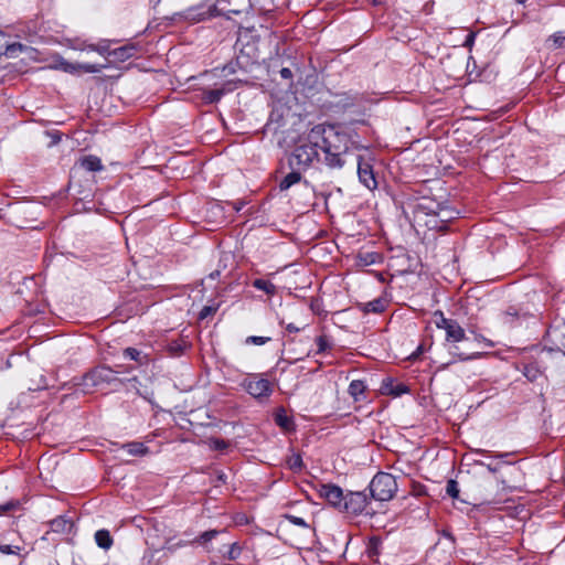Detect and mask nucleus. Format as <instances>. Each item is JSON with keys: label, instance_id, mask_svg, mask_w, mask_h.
<instances>
[{"label": "nucleus", "instance_id": "ddd939ff", "mask_svg": "<svg viewBox=\"0 0 565 565\" xmlns=\"http://www.w3.org/2000/svg\"><path fill=\"white\" fill-rule=\"evenodd\" d=\"M381 391L384 394L392 396H401L407 392V387L404 384L395 383L392 379H385L382 382Z\"/></svg>", "mask_w": 565, "mask_h": 565}, {"label": "nucleus", "instance_id": "09e8293b", "mask_svg": "<svg viewBox=\"0 0 565 565\" xmlns=\"http://www.w3.org/2000/svg\"><path fill=\"white\" fill-rule=\"evenodd\" d=\"M211 14L207 12H200L198 14H193L192 11H190L189 17L196 18L199 21L204 20L206 17H210Z\"/></svg>", "mask_w": 565, "mask_h": 565}, {"label": "nucleus", "instance_id": "37998d69", "mask_svg": "<svg viewBox=\"0 0 565 565\" xmlns=\"http://www.w3.org/2000/svg\"><path fill=\"white\" fill-rule=\"evenodd\" d=\"M375 257H376V255H374V254L361 255L360 256V262L363 265H371V264L375 263Z\"/></svg>", "mask_w": 565, "mask_h": 565}, {"label": "nucleus", "instance_id": "69168bd1", "mask_svg": "<svg viewBox=\"0 0 565 565\" xmlns=\"http://www.w3.org/2000/svg\"><path fill=\"white\" fill-rule=\"evenodd\" d=\"M516 1H518L519 3H523V2H524V0H516Z\"/></svg>", "mask_w": 565, "mask_h": 565}, {"label": "nucleus", "instance_id": "a878e982", "mask_svg": "<svg viewBox=\"0 0 565 565\" xmlns=\"http://www.w3.org/2000/svg\"><path fill=\"white\" fill-rule=\"evenodd\" d=\"M31 382L32 384L28 387L30 391H39L47 387V382L43 374H36L35 379H32Z\"/></svg>", "mask_w": 565, "mask_h": 565}, {"label": "nucleus", "instance_id": "bb28decb", "mask_svg": "<svg viewBox=\"0 0 565 565\" xmlns=\"http://www.w3.org/2000/svg\"><path fill=\"white\" fill-rule=\"evenodd\" d=\"M434 318L436 327L444 330H446L454 321L452 319L445 318L440 311L435 312Z\"/></svg>", "mask_w": 565, "mask_h": 565}, {"label": "nucleus", "instance_id": "0e129e2a", "mask_svg": "<svg viewBox=\"0 0 565 565\" xmlns=\"http://www.w3.org/2000/svg\"><path fill=\"white\" fill-rule=\"evenodd\" d=\"M4 490H6V491H9V490H10V491H12L13 489H10L8 486H6V487H4Z\"/></svg>", "mask_w": 565, "mask_h": 565}, {"label": "nucleus", "instance_id": "79ce46f5", "mask_svg": "<svg viewBox=\"0 0 565 565\" xmlns=\"http://www.w3.org/2000/svg\"><path fill=\"white\" fill-rule=\"evenodd\" d=\"M437 216L440 217L441 222H446V221L451 220L454 217L452 216V211L447 210V209H440V211L437 213Z\"/></svg>", "mask_w": 565, "mask_h": 565}, {"label": "nucleus", "instance_id": "f8f14e48", "mask_svg": "<svg viewBox=\"0 0 565 565\" xmlns=\"http://www.w3.org/2000/svg\"><path fill=\"white\" fill-rule=\"evenodd\" d=\"M451 505L461 512L470 513L475 509H479L483 502L480 501H467L462 497H449Z\"/></svg>", "mask_w": 565, "mask_h": 565}, {"label": "nucleus", "instance_id": "393cba45", "mask_svg": "<svg viewBox=\"0 0 565 565\" xmlns=\"http://www.w3.org/2000/svg\"><path fill=\"white\" fill-rule=\"evenodd\" d=\"M109 46H110V42L107 41V40H104V41L99 42L98 44H90L87 47L89 50H92V51L97 52L100 55H107L108 56V52H111Z\"/></svg>", "mask_w": 565, "mask_h": 565}, {"label": "nucleus", "instance_id": "dca6fc26", "mask_svg": "<svg viewBox=\"0 0 565 565\" xmlns=\"http://www.w3.org/2000/svg\"><path fill=\"white\" fill-rule=\"evenodd\" d=\"M387 303H388V301L386 298H376L372 301L364 303L363 311L381 313L385 310V308L387 307Z\"/></svg>", "mask_w": 565, "mask_h": 565}, {"label": "nucleus", "instance_id": "20e7f679", "mask_svg": "<svg viewBox=\"0 0 565 565\" xmlns=\"http://www.w3.org/2000/svg\"><path fill=\"white\" fill-rule=\"evenodd\" d=\"M370 494H395L398 483L394 476L387 472H379L370 482Z\"/></svg>", "mask_w": 565, "mask_h": 565}, {"label": "nucleus", "instance_id": "13d9d810", "mask_svg": "<svg viewBox=\"0 0 565 565\" xmlns=\"http://www.w3.org/2000/svg\"><path fill=\"white\" fill-rule=\"evenodd\" d=\"M238 522H239V523H243V522L247 523L248 521H247V519H244V518L242 516V518L239 519V521H238Z\"/></svg>", "mask_w": 565, "mask_h": 565}, {"label": "nucleus", "instance_id": "7ed1b4c3", "mask_svg": "<svg viewBox=\"0 0 565 565\" xmlns=\"http://www.w3.org/2000/svg\"><path fill=\"white\" fill-rule=\"evenodd\" d=\"M121 371H115L107 366H98L86 373L78 386H83V392L88 393L92 388L108 385L111 390H118L124 384V380L119 379L117 374Z\"/></svg>", "mask_w": 565, "mask_h": 565}, {"label": "nucleus", "instance_id": "6e6d98bb", "mask_svg": "<svg viewBox=\"0 0 565 565\" xmlns=\"http://www.w3.org/2000/svg\"><path fill=\"white\" fill-rule=\"evenodd\" d=\"M348 494H356V495H360V494H362V492H360V491H350Z\"/></svg>", "mask_w": 565, "mask_h": 565}, {"label": "nucleus", "instance_id": "9b49d317", "mask_svg": "<svg viewBox=\"0 0 565 565\" xmlns=\"http://www.w3.org/2000/svg\"><path fill=\"white\" fill-rule=\"evenodd\" d=\"M75 168H79L89 172H97L102 171L104 166L98 157L89 154L81 158L76 162Z\"/></svg>", "mask_w": 565, "mask_h": 565}, {"label": "nucleus", "instance_id": "4be33fe9", "mask_svg": "<svg viewBox=\"0 0 565 565\" xmlns=\"http://www.w3.org/2000/svg\"><path fill=\"white\" fill-rule=\"evenodd\" d=\"M365 391V385L362 381H352L349 385V393L358 399L360 395H362Z\"/></svg>", "mask_w": 565, "mask_h": 565}, {"label": "nucleus", "instance_id": "aec40b11", "mask_svg": "<svg viewBox=\"0 0 565 565\" xmlns=\"http://www.w3.org/2000/svg\"><path fill=\"white\" fill-rule=\"evenodd\" d=\"M225 93H226L225 88L209 89L203 93V99L206 103L213 104V103L218 102Z\"/></svg>", "mask_w": 565, "mask_h": 565}, {"label": "nucleus", "instance_id": "5fc2aeb1", "mask_svg": "<svg viewBox=\"0 0 565 565\" xmlns=\"http://www.w3.org/2000/svg\"><path fill=\"white\" fill-rule=\"evenodd\" d=\"M320 130H321V129H320L319 127H317V128H315V129L312 130V134H313V135H315V134H318V135H319V134L321 132Z\"/></svg>", "mask_w": 565, "mask_h": 565}, {"label": "nucleus", "instance_id": "423d86ee", "mask_svg": "<svg viewBox=\"0 0 565 565\" xmlns=\"http://www.w3.org/2000/svg\"><path fill=\"white\" fill-rule=\"evenodd\" d=\"M318 157L317 143H306L297 147L290 162L299 167H308Z\"/></svg>", "mask_w": 565, "mask_h": 565}, {"label": "nucleus", "instance_id": "c756f323", "mask_svg": "<svg viewBox=\"0 0 565 565\" xmlns=\"http://www.w3.org/2000/svg\"><path fill=\"white\" fill-rule=\"evenodd\" d=\"M20 508V502L11 500L6 504H0V514H6Z\"/></svg>", "mask_w": 565, "mask_h": 565}, {"label": "nucleus", "instance_id": "8fccbe9b", "mask_svg": "<svg viewBox=\"0 0 565 565\" xmlns=\"http://www.w3.org/2000/svg\"><path fill=\"white\" fill-rule=\"evenodd\" d=\"M475 36H476V35H475V33H472V32H471V33H469V34L467 35L466 40H465V46H469V47H471V46H472V44H473V41H475Z\"/></svg>", "mask_w": 565, "mask_h": 565}, {"label": "nucleus", "instance_id": "c85d7f7f", "mask_svg": "<svg viewBox=\"0 0 565 565\" xmlns=\"http://www.w3.org/2000/svg\"><path fill=\"white\" fill-rule=\"evenodd\" d=\"M321 490L319 491V494H328V495H331V494H343L342 493V489L338 486H334V484H331V483H326V484H322L321 486Z\"/></svg>", "mask_w": 565, "mask_h": 565}, {"label": "nucleus", "instance_id": "7c9ffc66", "mask_svg": "<svg viewBox=\"0 0 565 565\" xmlns=\"http://www.w3.org/2000/svg\"><path fill=\"white\" fill-rule=\"evenodd\" d=\"M287 463L291 470H299L302 467V459L300 455H292L289 457Z\"/></svg>", "mask_w": 565, "mask_h": 565}, {"label": "nucleus", "instance_id": "a211bd4d", "mask_svg": "<svg viewBox=\"0 0 565 565\" xmlns=\"http://www.w3.org/2000/svg\"><path fill=\"white\" fill-rule=\"evenodd\" d=\"M122 448L131 456H143L148 452V448L138 441L128 443Z\"/></svg>", "mask_w": 565, "mask_h": 565}, {"label": "nucleus", "instance_id": "b1692460", "mask_svg": "<svg viewBox=\"0 0 565 565\" xmlns=\"http://www.w3.org/2000/svg\"><path fill=\"white\" fill-rule=\"evenodd\" d=\"M21 49L22 45L21 44H13V45H8L6 40H4V34L0 31V55L2 54H6V55H12L13 51L15 49Z\"/></svg>", "mask_w": 565, "mask_h": 565}, {"label": "nucleus", "instance_id": "052dcab7", "mask_svg": "<svg viewBox=\"0 0 565 565\" xmlns=\"http://www.w3.org/2000/svg\"><path fill=\"white\" fill-rule=\"evenodd\" d=\"M297 503L308 504V503H309V501H308V500H303V501H298Z\"/></svg>", "mask_w": 565, "mask_h": 565}, {"label": "nucleus", "instance_id": "f257e3e1", "mask_svg": "<svg viewBox=\"0 0 565 565\" xmlns=\"http://www.w3.org/2000/svg\"><path fill=\"white\" fill-rule=\"evenodd\" d=\"M392 498L393 497H327L330 507L351 515L359 513L373 515L379 511L383 501Z\"/></svg>", "mask_w": 565, "mask_h": 565}, {"label": "nucleus", "instance_id": "864d4df0", "mask_svg": "<svg viewBox=\"0 0 565 565\" xmlns=\"http://www.w3.org/2000/svg\"><path fill=\"white\" fill-rule=\"evenodd\" d=\"M184 544L183 543H178L177 545H173V546H167V548L171 552H173L175 550L177 546H183Z\"/></svg>", "mask_w": 565, "mask_h": 565}, {"label": "nucleus", "instance_id": "9d476101", "mask_svg": "<svg viewBox=\"0 0 565 565\" xmlns=\"http://www.w3.org/2000/svg\"><path fill=\"white\" fill-rule=\"evenodd\" d=\"M137 53V46L132 43L122 45L118 49L111 50L108 52V56H111L116 62H125L130 57L135 56Z\"/></svg>", "mask_w": 565, "mask_h": 565}, {"label": "nucleus", "instance_id": "0eeeda50", "mask_svg": "<svg viewBox=\"0 0 565 565\" xmlns=\"http://www.w3.org/2000/svg\"><path fill=\"white\" fill-rule=\"evenodd\" d=\"M243 386L254 397H267L271 394V384L266 379L253 376L244 380Z\"/></svg>", "mask_w": 565, "mask_h": 565}, {"label": "nucleus", "instance_id": "6ab92c4d", "mask_svg": "<svg viewBox=\"0 0 565 565\" xmlns=\"http://www.w3.org/2000/svg\"><path fill=\"white\" fill-rule=\"evenodd\" d=\"M301 179V174L299 172L292 171L287 174L279 183V189L281 191L288 190L294 184L298 183Z\"/></svg>", "mask_w": 565, "mask_h": 565}, {"label": "nucleus", "instance_id": "2f4dec72", "mask_svg": "<svg viewBox=\"0 0 565 565\" xmlns=\"http://www.w3.org/2000/svg\"><path fill=\"white\" fill-rule=\"evenodd\" d=\"M284 516L287 520H289L292 524L298 525V526H302L307 531H311V529L309 527V525L306 523V521L302 518L295 516V515H291V514H285Z\"/></svg>", "mask_w": 565, "mask_h": 565}, {"label": "nucleus", "instance_id": "4d7b16f0", "mask_svg": "<svg viewBox=\"0 0 565 565\" xmlns=\"http://www.w3.org/2000/svg\"><path fill=\"white\" fill-rule=\"evenodd\" d=\"M514 315H515V313H512V312H509V311H508V312H505V313H504V319H507V318H508V317H510V316H514Z\"/></svg>", "mask_w": 565, "mask_h": 565}, {"label": "nucleus", "instance_id": "bf43d9fd", "mask_svg": "<svg viewBox=\"0 0 565 565\" xmlns=\"http://www.w3.org/2000/svg\"><path fill=\"white\" fill-rule=\"evenodd\" d=\"M216 275H218V271H214L210 276H211V278H214V277H216Z\"/></svg>", "mask_w": 565, "mask_h": 565}, {"label": "nucleus", "instance_id": "cd10ccee", "mask_svg": "<svg viewBox=\"0 0 565 565\" xmlns=\"http://www.w3.org/2000/svg\"><path fill=\"white\" fill-rule=\"evenodd\" d=\"M547 42H552L554 47H562L565 45V31H558L552 34Z\"/></svg>", "mask_w": 565, "mask_h": 565}, {"label": "nucleus", "instance_id": "2eb2a0df", "mask_svg": "<svg viewBox=\"0 0 565 565\" xmlns=\"http://www.w3.org/2000/svg\"><path fill=\"white\" fill-rule=\"evenodd\" d=\"M488 469L492 472H501L502 477H513L519 478L521 477L522 472L521 469L514 465H498L495 467H492L491 465H488Z\"/></svg>", "mask_w": 565, "mask_h": 565}, {"label": "nucleus", "instance_id": "49530a36", "mask_svg": "<svg viewBox=\"0 0 565 565\" xmlns=\"http://www.w3.org/2000/svg\"><path fill=\"white\" fill-rule=\"evenodd\" d=\"M225 3H228L231 6V1L230 0H217V4L218 6H223L222 9H226L228 12H233V13H239L241 12V10L236 9V8H226L224 6Z\"/></svg>", "mask_w": 565, "mask_h": 565}, {"label": "nucleus", "instance_id": "c03bdc74", "mask_svg": "<svg viewBox=\"0 0 565 565\" xmlns=\"http://www.w3.org/2000/svg\"><path fill=\"white\" fill-rule=\"evenodd\" d=\"M215 308L211 307V306H205L202 308L201 312H200V319H205L206 317H209L210 315L214 313L215 312Z\"/></svg>", "mask_w": 565, "mask_h": 565}, {"label": "nucleus", "instance_id": "680f3d73", "mask_svg": "<svg viewBox=\"0 0 565 565\" xmlns=\"http://www.w3.org/2000/svg\"><path fill=\"white\" fill-rule=\"evenodd\" d=\"M227 86H231V83H227ZM226 92H231L232 87L225 88Z\"/></svg>", "mask_w": 565, "mask_h": 565}, {"label": "nucleus", "instance_id": "f3484780", "mask_svg": "<svg viewBox=\"0 0 565 565\" xmlns=\"http://www.w3.org/2000/svg\"><path fill=\"white\" fill-rule=\"evenodd\" d=\"M95 541L104 550H108L113 545V539L107 530H98L95 533Z\"/></svg>", "mask_w": 565, "mask_h": 565}, {"label": "nucleus", "instance_id": "6e6552de", "mask_svg": "<svg viewBox=\"0 0 565 565\" xmlns=\"http://www.w3.org/2000/svg\"><path fill=\"white\" fill-rule=\"evenodd\" d=\"M358 175L360 182L369 190H373L377 186L373 167L369 161L363 160L362 157L358 159Z\"/></svg>", "mask_w": 565, "mask_h": 565}, {"label": "nucleus", "instance_id": "4468645a", "mask_svg": "<svg viewBox=\"0 0 565 565\" xmlns=\"http://www.w3.org/2000/svg\"><path fill=\"white\" fill-rule=\"evenodd\" d=\"M49 525L52 532L60 534L70 533L73 527L72 521L66 519L64 515H60L51 520Z\"/></svg>", "mask_w": 565, "mask_h": 565}, {"label": "nucleus", "instance_id": "a18cd8bd", "mask_svg": "<svg viewBox=\"0 0 565 565\" xmlns=\"http://www.w3.org/2000/svg\"><path fill=\"white\" fill-rule=\"evenodd\" d=\"M317 344H318V351L319 352H322L324 351L327 348H328V341L324 337H319L317 339Z\"/></svg>", "mask_w": 565, "mask_h": 565}, {"label": "nucleus", "instance_id": "de8ad7c7", "mask_svg": "<svg viewBox=\"0 0 565 565\" xmlns=\"http://www.w3.org/2000/svg\"><path fill=\"white\" fill-rule=\"evenodd\" d=\"M280 75L285 79H290L292 77V72L289 68L284 67L280 70Z\"/></svg>", "mask_w": 565, "mask_h": 565}, {"label": "nucleus", "instance_id": "4c0bfd02", "mask_svg": "<svg viewBox=\"0 0 565 565\" xmlns=\"http://www.w3.org/2000/svg\"><path fill=\"white\" fill-rule=\"evenodd\" d=\"M210 445L213 449L216 450H223L228 446V444L223 439H211Z\"/></svg>", "mask_w": 565, "mask_h": 565}, {"label": "nucleus", "instance_id": "1a4fd4ad", "mask_svg": "<svg viewBox=\"0 0 565 565\" xmlns=\"http://www.w3.org/2000/svg\"><path fill=\"white\" fill-rule=\"evenodd\" d=\"M110 61L108 58H105V63L103 64H88V63H67L63 62L61 64L63 71L68 73H77V72H84V73H99L103 68L108 67Z\"/></svg>", "mask_w": 565, "mask_h": 565}, {"label": "nucleus", "instance_id": "58836bf2", "mask_svg": "<svg viewBox=\"0 0 565 565\" xmlns=\"http://www.w3.org/2000/svg\"><path fill=\"white\" fill-rule=\"evenodd\" d=\"M19 551H20L19 546H11V545H7V544L0 545V552L2 554H18Z\"/></svg>", "mask_w": 565, "mask_h": 565}, {"label": "nucleus", "instance_id": "ea45409f", "mask_svg": "<svg viewBox=\"0 0 565 565\" xmlns=\"http://www.w3.org/2000/svg\"><path fill=\"white\" fill-rule=\"evenodd\" d=\"M239 554H241V547L236 543H233L228 551V558L236 559L239 556Z\"/></svg>", "mask_w": 565, "mask_h": 565}, {"label": "nucleus", "instance_id": "473e14b6", "mask_svg": "<svg viewBox=\"0 0 565 565\" xmlns=\"http://www.w3.org/2000/svg\"><path fill=\"white\" fill-rule=\"evenodd\" d=\"M502 483H503V488H502V490H503V491H510V492H513V491H523V489L521 488V486H520V484H518L515 481H511V480L503 479V480H502Z\"/></svg>", "mask_w": 565, "mask_h": 565}, {"label": "nucleus", "instance_id": "603ef678", "mask_svg": "<svg viewBox=\"0 0 565 565\" xmlns=\"http://www.w3.org/2000/svg\"><path fill=\"white\" fill-rule=\"evenodd\" d=\"M276 420H277L278 425H280L282 427H287V424H288L287 417H282V416L278 415Z\"/></svg>", "mask_w": 565, "mask_h": 565}, {"label": "nucleus", "instance_id": "f03ea898", "mask_svg": "<svg viewBox=\"0 0 565 565\" xmlns=\"http://www.w3.org/2000/svg\"><path fill=\"white\" fill-rule=\"evenodd\" d=\"M321 149L326 154V163L330 168H342L344 162L341 156L347 151L345 135L334 131L333 128L322 129Z\"/></svg>", "mask_w": 565, "mask_h": 565}, {"label": "nucleus", "instance_id": "e433bc0d", "mask_svg": "<svg viewBox=\"0 0 565 565\" xmlns=\"http://www.w3.org/2000/svg\"><path fill=\"white\" fill-rule=\"evenodd\" d=\"M458 493H459V488H458L457 481H455L452 479L449 480L446 486V494H458Z\"/></svg>", "mask_w": 565, "mask_h": 565}, {"label": "nucleus", "instance_id": "a19ab883", "mask_svg": "<svg viewBox=\"0 0 565 565\" xmlns=\"http://www.w3.org/2000/svg\"><path fill=\"white\" fill-rule=\"evenodd\" d=\"M267 341H269V338H265V337H248L246 339L247 343H253V344H257V345L265 344Z\"/></svg>", "mask_w": 565, "mask_h": 565}, {"label": "nucleus", "instance_id": "412c9836", "mask_svg": "<svg viewBox=\"0 0 565 565\" xmlns=\"http://www.w3.org/2000/svg\"><path fill=\"white\" fill-rule=\"evenodd\" d=\"M253 286L258 290L265 291L267 295L273 296L276 292V286L265 279H255Z\"/></svg>", "mask_w": 565, "mask_h": 565}, {"label": "nucleus", "instance_id": "72a5a7b5", "mask_svg": "<svg viewBox=\"0 0 565 565\" xmlns=\"http://www.w3.org/2000/svg\"><path fill=\"white\" fill-rule=\"evenodd\" d=\"M524 375L532 382L536 381L539 375H540V371L534 366V365H527L525 366V370H524Z\"/></svg>", "mask_w": 565, "mask_h": 565}, {"label": "nucleus", "instance_id": "5701e85b", "mask_svg": "<svg viewBox=\"0 0 565 565\" xmlns=\"http://www.w3.org/2000/svg\"><path fill=\"white\" fill-rule=\"evenodd\" d=\"M221 532L217 530H210L203 532L200 536H198L194 542L200 543L203 546H206V544L215 539Z\"/></svg>", "mask_w": 565, "mask_h": 565}, {"label": "nucleus", "instance_id": "3c124183", "mask_svg": "<svg viewBox=\"0 0 565 565\" xmlns=\"http://www.w3.org/2000/svg\"><path fill=\"white\" fill-rule=\"evenodd\" d=\"M286 330H287L288 332L296 333V332H299V331L301 330V328H300V327H297V326H296V324H294V323H288V324L286 326Z\"/></svg>", "mask_w": 565, "mask_h": 565}, {"label": "nucleus", "instance_id": "e2e57ef3", "mask_svg": "<svg viewBox=\"0 0 565 565\" xmlns=\"http://www.w3.org/2000/svg\"><path fill=\"white\" fill-rule=\"evenodd\" d=\"M128 382H136L137 381V377H132V379H129L127 380Z\"/></svg>", "mask_w": 565, "mask_h": 565}, {"label": "nucleus", "instance_id": "39448f33", "mask_svg": "<svg viewBox=\"0 0 565 565\" xmlns=\"http://www.w3.org/2000/svg\"><path fill=\"white\" fill-rule=\"evenodd\" d=\"M445 331L447 342L457 343L465 339V330L456 320H454L452 323ZM449 351L452 355L458 356L462 361L471 360L479 355L478 353H473L470 355L463 354L458 351V347L456 344L451 345L449 348Z\"/></svg>", "mask_w": 565, "mask_h": 565}, {"label": "nucleus", "instance_id": "c9c22d12", "mask_svg": "<svg viewBox=\"0 0 565 565\" xmlns=\"http://www.w3.org/2000/svg\"><path fill=\"white\" fill-rule=\"evenodd\" d=\"M124 355L130 360L139 361L140 351L134 348H127L124 351Z\"/></svg>", "mask_w": 565, "mask_h": 565}, {"label": "nucleus", "instance_id": "f704fd0d", "mask_svg": "<svg viewBox=\"0 0 565 565\" xmlns=\"http://www.w3.org/2000/svg\"><path fill=\"white\" fill-rule=\"evenodd\" d=\"M379 545H380V540L379 539H372L370 541V546H369V550H367L370 557L379 555Z\"/></svg>", "mask_w": 565, "mask_h": 565}]
</instances>
